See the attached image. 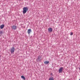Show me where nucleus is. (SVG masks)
Instances as JSON below:
<instances>
[{"instance_id":"obj_1","label":"nucleus","mask_w":80,"mask_h":80,"mask_svg":"<svg viewBox=\"0 0 80 80\" xmlns=\"http://www.w3.org/2000/svg\"><path fill=\"white\" fill-rule=\"evenodd\" d=\"M23 14H25L27 11L28 10V9L27 7H24L23 9Z\"/></svg>"},{"instance_id":"obj_2","label":"nucleus","mask_w":80,"mask_h":80,"mask_svg":"<svg viewBox=\"0 0 80 80\" xmlns=\"http://www.w3.org/2000/svg\"><path fill=\"white\" fill-rule=\"evenodd\" d=\"M15 51V48L14 47H12L11 49L10 52L11 53H13Z\"/></svg>"},{"instance_id":"obj_3","label":"nucleus","mask_w":80,"mask_h":80,"mask_svg":"<svg viewBox=\"0 0 80 80\" xmlns=\"http://www.w3.org/2000/svg\"><path fill=\"white\" fill-rule=\"evenodd\" d=\"M63 68L60 67L59 70V73H61L63 71Z\"/></svg>"},{"instance_id":"obj_4","label":"nucleus","mask_w":80,"mask_h":80,"mask_svg":"<svg viewBox=\"0 0 80 80\" xmlns=\"http://www.w3.org/2000/svg\"><path fill=\"white\" fill-rule=\"evenodd\" d=\"M11 28H12V29L13 30H16L17 29V26L15 25H13V26L11 27Z\"/></svg>"},{"instance_id":"obj_5","label":"nucleus","mask_w":80,"mask_h":80,"mask_svg":"<svg viewBox=\"0 0 80 80\" xmlns=\"http://www.w3.org/2000/svg\"><path fill=\"white\" fill-rule=\"evenodd\" d=\"M52 28H48V31L49 32H52Z\"/></svg>"},{"instance_id":"obj_6","label":"nucleus","mask_w":80,"mask_h":80,"mask_svg":"<svg viewBox=\"0 0 80 80\" xmlns=\"http://www.w3.org/2000/svg\"><path fill=\"white\" fill-rule=\"evenodd\" d=\"M4 25L2 24L0 26V28L1 29H2L4 28Z\"/></svg>"},{"instance_id":"obj_7","label":"nucleus","mask_w":80,"mask_h":80,"mask_svg":"<svg viewBox=\"0 0 80 80\" xmlns=\"http://www.w3.org/2000/svg\"><path fill=\"white\" fill-rule=\"evenodd\" d=\"M49 63V61H45L44 62L45 64H47Z\"/></svg>"},{"instance_id":"obj_8","label":"nucleus","mask_w":80,"mask_h":80,"mask_svg":"<svg viewBox=\"0 0 80 80\" xmlns=\"http://www.w3.org/2000/svg\"><path fill=\"white\" fill-rule=\"evenodd\" d=\"M31 31V29H28V33L29 34H30V32Z\"/></svg>"},{"instance_id":"obj_9","label":"nucleus","mask_w":80,"mask_h":80,"mask_svg":"<svg viewBox=\"0 0 80 80\" xmlns=\"http://www.w3.org/2000/svg\"><path fill=\"white\" fill-rule=\"evenodd\" d=\"M41 56H39L38 57V60H39V61H41Z\"/></svg>"},{"instance_id":"obj_10","label":"nucleus","mask_w":80,"mask_h":80,"mask_svg":"<svg viewBox=\"0 0 80 80\" xmlns=\"http://www.w3.org/2000/svg\"><path fill=\"white\" fill-rule=\"evenodd\" d=\"M49 80H54V78L52 77H50L49 78Z\"/></svg>"},{"instance_id":"obj_11","label":"nucleus","mask_w":80,"mask_h":80,"mask_svg":"<svg viewBox=\"0 0 80 80\" xmlns=\"http://www.w3.org/2000/svg\"><path fill=\"white\" fill-rule=\"evenodd\" d=\"M21 78L22 79H23L24 80H25V78L24 76H21Z\"/></svg>"},{"instance_id":"obj_12","label":"nucleus","mask_w":80,"mask_h":80,"mask_svg":"<svg viewBox=\"0 0 80 80\" xmlns=\"http://www.w3.org/2000/svg\"><path fill=\"white\" fill-rule=\"evenodd\" d=\"M3 31H0V34H1V35H2V34H3Z\"/></svg>"},{"instance_id":"obj_13","label":"nucleus","mask_w":80,"mask_h":80,"mask_svg":"<svg viewBox=\"0 0 80 80\" xmlns=\"http://www.w3.org/2000/svg\"><path fill=\"white\" fill-rule=\"evenodd\" d=\"M73 34V32H71L70 35H72Z\"/></svg>"},{"instance_id":"obj_14","label":"nucleus","mask_w":80,"mask_h":80,"mask_svg":"<svg viewBox=\"0 0 80 80\" xmlns=\"http://www.w3.org/2000/svg\"><path fill=\"white\" fill-rule=\"evenodd\" d=\"M1 58V56L0 55V58Z\"/></svg>"},{"instance_id":"obj_15","label":"nucleus","mask_w":80,"mask_h":80,"mask_svg":"<svg viewBox=\"0 0 80 80\" xmlns=\"http://www.w3.org/2000/svg\"><path fill=\"white\" fill-rule=\"evenodd\" d=\"M79 70H80V67L79 68Z\"/></svg>"},{"instance_id":"obj_16","label":"nucleus","mask_w":80,"mask_h":80,"mask_svg":"<svg viewBox=\"0 0 80 80\" xmlns=\"http://www.w3.org/2000/svg\"><path fill=\"white\" fill-rule=\"evenodd\" d=\"M79 80H80V79H79Z\"/></svg>"}]
</instances>
